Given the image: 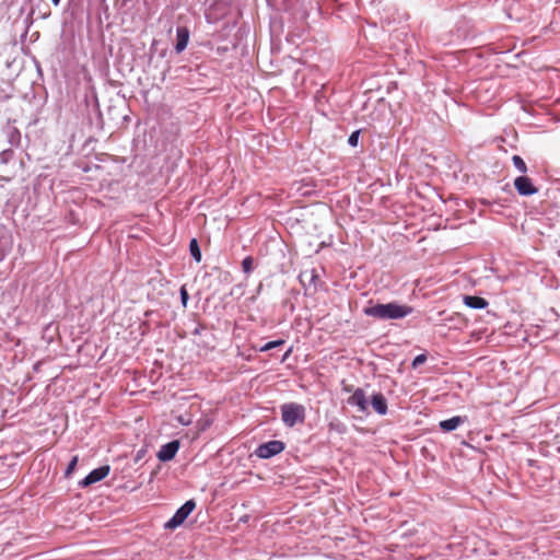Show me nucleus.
Wrapping results in <instances>:
<instances>
[{
  "label": "nucleus",
  "mask_w": 560,
  "mask_h": 560,
  "mask_svg": "<svg viewBox=\"0 0 560 560\" xmlns=\"http://www.w3.org/2000/svg\"><path fill=\"white\" fill-rule=\"evenodd\" d=\"M412 307L397 302L375 304L364 308V314L382 320L401 319L412 313Z\"/></svg>",
  "instance_id": "obj_1"
},
{
  "label": "nucleus",
  "mask_w": 560,
  "mask_h": 560,
  "mask_svg": "<svg viewBox=\"0 0 560 560\" xmlns=\"http://www.w3.org/2000/svg\"><path fill=\"white\" fill-rule=\"evenodd\" d=\"M281 419L285 427L293 428L305 420V408L298 402H287L281 407Z\"/></svg>",
  "instance_id": "obj_2"
},
{
  "label": "nucleus",
  "mask_w": 560,
  "mask_h": 560,
  "mask_svg": "<svg viewBox=\"0 0 560 560\" xmlns=\"http://www.w3.org/2000/svg\"><path fill=\"white\" fill-rule=\"evenodd\" d=\"M196 502L195 500L186 501L175 514L164 524L165 529H175L184 524L190 513L195 510Z\"/></svg>",
  "instance_id": "obj_3"
},
{
  "label": "nucleus",
  "mask_w": 560,
  "mask_h": 560,
  "mask_svg": "<svg viewBox=\"0 0 560 560\" xmlns=\"http://www.w3.org/2000/svg\"><path fill=\"white\" fill-rule=\"evenodd\" d=\"M285 445L282 441L271 440L266 443L258 445L254 454L261 459L271 458L280 454L284 450Z\"/></svg>",
  "instance_id": "obj_4"
},
{
  "label": "nucleus",
  "mask_w": 560,
  "mask_h": 560,
  "mask_svg": "<svg viewBox=\"0 0 560 560\" xmlns=\"http://www.w3.org/2000/svg\"><path fill=\"white\" fill-rule=\"evenodd\" d=\"M514 188L522 197L534 196L538 192V188L534 185L533 180L525 175L514 179Z\"/></svg>",
  "instance_id": "obj_5"
},
{
  "label": "nucleus",
  "mask_w": 560,
  "mask_h": 560,
  "mask_svg": "<svg viewBox=\"0 0 560 560\" xmlns=\"http://www.w3.org/2000/svg\"><path fill=\"white\" fill-rule=\"evenodd\" d=\"M179 445H180L179 441H177V440H173L166 444H163L156 455L159 460H161V462L172 460L176 456V454L179 450Z\"/></svg>",
  "instance_id": "obj_6"
},
{
  "label": "nucleus",
  "mask_w": 560,
  "mask_h": 560,
  "mask_svg": "<svg viewBox=\"0 0 560 560\" xmlns=\"http://www.w3.org/2000/svg\"><path fill=\"white\" fill-rule=\"evenodd\" d=\"M348 405L357 407L360 412H366L369 408L365 392L362 388H357L347 400Z\"/></svg>",
  "instance_id": "obj_7"
},
{
  "label": "nucleus",
  "mask_w": 560,
  "mask_h": 560,
  "mask_svg": "<svg viewBox=\"0 0 560 560\" xmlns=\"http://www.w3.org/2000/svg\"><path fill=\"white\" fill-rule=\"evenodd\" d=\"M371 404L378 415L384 416L387 413V400L382 393H374L371 397Z\"/></svg>",
  "instance_id": "obj_8"
},
{
  "label": "nucleus",
  "mask_w": 560,
  "mask_h": 560,
  "mask_svg": "<svg viewBox=\"0 0 560 560\" xmlns=\"http://www.w3.org/2000/svg\"><path fill=\"white\" fill-rule=\"evenodd\" d=\"M176 37H177V42H176V45H175V51L177 54L184 51L188 45V40H189V31L187 27L183 26V27H177L176 30Z\"/></svg>",
  "instance_id": "obj_9"
},
{
  "label": "nucleus",
  "mask_w": 560,
  "mask_h": 560,
  "mask_svg": "<svg viewBox=\"0 0 560 560\" xmlns=\"http://www.w3.org/2000/svg\"><path fill=\"white\" fill-rule=\"evenodd\" d=\"M463 301L467 307L472 310H483L489 305L486 299L476 295H465Z\"/></svg>",
  "instance_id": "obj_10"
},
{
  "label": "nucleus",
  "mask_w": 560,
  "mask_h": 560,
  "mask_svg": "<svg viewBox=\"0 0 560 560\" xmlns=\"http://www.w3.org/2000/svg\"><path fill=\"white\" fill-rule=\"evenodd\" d=\"M105 478V466L98 467L91 471L81 482L80 485L82 487H88L96 481L102 480Z\"/></svg>",
  "instance_id": "obj_11"
},
{
  "label": "nucleus",
  "mask_w": 560,
  "mask_h": 560,
  "mask_svg": "<svg viewBox=\"0 0 560 560\" xmlns=\"http://www.w3.org/2000/svg\"><path fill=\"white\" fill-rule=\"evenodd\" d=\"M463 422L464 419L462 417L455 416L450 419L441 421L440 429L444 432H451L456 430Z\"/></svg>",
  "instance_id": "obj_12"
},
{
  "label": "nucleus",
  "mask_w": 560,
  "mask_h": 560,
  "mask_svg": "<svg viewBox=\"0 0 560 560\" xmlns=\"http://www.w3.org/2000/svg\"><path fill=\"white\" fill-rule=\"evenodd\" d=\"M189 252L196 262L201 260V250L196 238H191L189 242Z\"/></svg>",
  "instance_id": "obj_13"
},
{
  "label": "nucleus",
  "mask_w": 560,
  "mask_h": 560,
  "mask_svg": "<svg viewBox=\"0 0 560 560\" xmlns=\"http://www.w3.org/2000/svg\"><path fill=\"white\" fill-rule=\"evenodd\" d=\"M512 162H513V165L514 167L522 174H526L527 173V165L525 163V161L520 156V155H513L512 156Z\"/></svg>",
  "instance_id": "obj_14"
},
{
  "label": "nucleus",
  "mask_w": 560,
  "mask_h": 560,
  "mask_svg": "<svg viewBox=\"0 0 560 560\" xmlns=\"http://www.w3.org/2000/svg\"><path fill=\"white\" fill-rule=\"evenodd\" d=\"M284 340L283 339H278V340H272V341H269L267 343H265L262 347H260L259 351L261 352H266V351H269L273 348H277V347H280L282 345H284Z\"/></svg>",
  "instance_id": "obj_15"
},
{
  "label": "nucleus",
  "mask_w": 560,
  "mask_h": 560,
  "mask_svg": "<svg viewBox=\"0 0 560 560\" xmlns=\"http://www.w3.org/2000/svg\"><path fill=\"white\" fill-rule=\"evenodd\" d=\"M253 264H254V259L252 256H246L242 260V269H243L244 273L249 275L253 271Z\"/></svg>",
  "instance_id": "obj_16"
},
{
  "label": "nucleus",
  "mask_w": 560,
  "mask_h": 560,
  "mask_svg": "<svg viewBox=\"0 0 560 560\" xmlns=\"http://www.w3.org/2000/svg\"><path fill=\"white\" fill-rule=\"evenodd\" d=\"M300 281L304 284L305 280H308L310 283H314L315 282V279L317 278V276L315 275V271L314 270H311V271H303L301 275H300Z\"/></svg>",
  "instance_id": "obj_17"
},
{
  "label": "nucleus",
  "mask_w": 560,
  "mask_h": 560,
  "mask_svg": "<svg viewBox=\"0 0 560 560\" xmlns=\"http://www.w3.org/2000/svg\"><path fill=\"white\" fill-rule=\"evenodd\" d=\"M78 460H79L78 456L72 457V459L70 460V463L66 469V477H69L74 471Z\"/></svg>",
  "instance_id": "obj_18"
},
{
  "label": "nucleus",
  "mask_w": 560,
  "mask_h": 560,
  "mask_svg": "<svg viewBox=\"0 0 560 560\" xmlns=\"http://www.w3.org/2000/svg\"><path fill=\"white\" fill-rule=\"evenodd\" d=\"M359 136H360V131L359 130L353 131L349 136V138H348V144L350 147H357L358 145V141H359Z\"/></svg>",
  "instance_id": "obj_19"
},
{
  "label": "nucleus",
  "mask_w": 560,
  "mask_h": 560,
  "mask_svg": "<svg viewBox=\"0 0 560 560\" xmlns=\"http://www.w3.org/2000/svg\"><path fill=\"white\" fill-rule=\"evenodd\" d=\"M425 361H427V354H424V353L418 354L412 360V368H417L420 364H423Z\"/></svg>",
  "instance_id": "obj_20"
},
{
  "label": "nucleus",
  "mask_w": 560,
  "mask_h": 560,
  "mask_svg": "<svg viewBox=\"0 0 560 560\" xmlns=\"http://www.w3.org/2000/svg\"><path fill=\"white\" fill-rule=\"evenodd\" d=\"M179 295H180V302H182L183 306H186L188 303V300H189V295H188V292L185 287L180 288Z\"/></svg>",
  "instance_id": "obj_21"
},
{
  "label": "nucleus",
  "mask_w": 560,
  "mask_h": 560,
  "mask_svg": "<svg viewBox=\"0 0 560 560\" xmlns=\"http://www.w3.org/2000/svg\"><path fill=\"white\" fill-rule=\"evenodd\" d=\"M145 454H147L145 447H141L140 450H138L136 453V456H135V463L140 462L145 456Z\"/></svg>",
  "instance_id": "obj_22"
},
{
  "label": "nucleus",
  "mask_w": 560,
  "mask_h": 560,
  "mask_svg": "<svg viewBox=\"0 0 560 560\" xmlns=\"http://www.w3.org/2000/svg\"><path fill=\"white\" fill-rule=\"evenodd\" d=\"M178 421L183 424V425H189L190 424V420H186L183 416L178 417Z\"/></svg>",
  "instance_id": "obj_23"
},
{
  "label": "nucleus",
  "mask_w": 560,
  "mask_h": 560,
  "mask_svg": "<svg viewBox=\"0 0 560 560\" xmlns=\"http://www.w3.org/2000/svg\"><path fill=\"white\" fill-rule=\"evenodd\" d=\"M97 27H98V34H100V36L102 37V35H103V31H102V20H101V18H100V16L97 18Z\"/></svg>",
  "instance_id": "obj_24"
},
{
  "label": "nucleus",
  "mask_w": 560,
  "mask_h": 560,
  "mask_svg": "<svg viewBox=\"0 0 560 560\" xmlns=\"http://www.w3.org/2000/svg\"><path fill=\"white\" fill-rule=\"evenodd\" d=\"M51 2L54 3V5H58L60 3V0H51Z\"/></svg>",
  "instance_id": "obj_25"
},
{
  "label": "nucleus",
  "mask_w": 560,
  "mask_h": 560,
  "mask_svg": "<svg viewBox=\"0 0 560 560\" xmlns=\"http://www.w3.org/2000/svg\"><path fill=\"white\" fill-rule=\"evenodd\" d=\"M261 289H262V284L260 283V284L258 285V288H257V293H260Z\"/></svg>",
  "instance_id": "obj_26"
},
{
  "label": "nucleus",
  "mask_w": 560,
  "mask_h": 560,
  "mask_svg": "<svg viewBox=\"0 0 560 560\" xmlns=\"http://www.w3.org/2000/svg\"><path fill=\"white\" fill-rule=\"evenodd\" d=\"M291 353V349L288 350V352L284 355V359Z\"/></svg>",
  "instance_id": "obj_27"
},
{
  "label": "nucleus",
  "mask_w": 560,
  "mask_h": 560,
  "mask_svg": "<svg viewBox=\"0 0 560 560\" xmlns=\"http://www.w3.org/2000/svg\"><path fill=\"white\" fill-rule=\"evenodd\" d=\"M109 466L107 465V468H106V471H107V475L109 474Z\"/></svg>",
  "instance_id": "obj_28"
}]
</instances>
